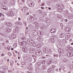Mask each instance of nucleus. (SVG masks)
I'll return each mask as SVG.
<instances>
[{"instance_id":"obj_1","label":"nucleus","mask_w":73,"mask_h":73,"mask_svg":"<svg viewBox=\"0 0 73 73\" xmlns=\"http://www.w3.org/2000/svg\"><path fill=\"white\" fill-rule=\"evenodd\" d=\"M27 43L28 44L30 45H31L33 43V40H32L31 39H29L27 40Z\"/></svg>"},{"instance_id":"obj_2","label":"nucleus","mask_w":73,"mask_h":73,"mask_svg":"<svg viewBox=\"0 0 73 73\" xmlns=\"http://www.w3.org/2000/svg\"><path fill=\"white\" fill-rule=\"evenodd\" d=\"M35 51H36V48H33V49H30L29 50L30 53H31L35 52Z\"/></svg>"},{"instance_id":"obj_3","label":"nucleus","mask_w":73,"mask_h":73,"mask_svg":"<svg viewBox=\"0 0 73 73\" xmlns=\"http://www.w3.org/2000/svg\"><path fill=\"white\" fill-rule=\"evenodd\" d=\"M67 55L68 57H71L73 56V53L72 52H68L67 53Z\"/></svg>"},{"instance_id":"obj_4","label":"nucleus","mask_w":73,"mask_h":73,"mask_svg":"<svg viewBox=\"0 0 73 73\" xmlns=\"http://www.w3.org/2000/svg\"><path fill=\"white\" fill-rule=\"evenodd\" d=\"M58 50L61 54H62L64 53V50L60 48L58 49Z\"/></svg>"},{"instance_id":"obj_5","label":"nucleus","mask_w":73,"mask_h":73,"mask_svg":"<svg viewBox=\"0 0 73 73\" xmlns=\"http://www.w3.org/2000/svg\"><path fill=\"white\" fill-rule=\"evenodd\" d=\"M22 50L24 52H26L27 51V48L25 47H23L22 48Z\"/></svg>"},{"instance_id":"obj_6","label":"nucleus","mask_w":73,"mask_h":73,"mask_svg":"<svg viewBox=\"0 0 73 73\" xmlns=\"http://www.w3.org/2000/svg\"><path fill=\"white\" fill-rule=\"evenodd\" d=\"M34 3L33 2H31V3L29 4V6L30 7H34Z\"/></svg>"},{"instance_id":"obj_7","label":"nucleus","mask_w":73,"mask_h":73,"mask_svg":"<svg viewBox=\"0 0 73 73\" xmlns=\"http://www.w3.org/2000/svg\"><path fill=\"white\" fill-rule=\"evenodd\" d=\"M1 35L2 36H3L4 37H7V34L4 33H3L1 34Z\"/></svg>"},{"instance_id":"obj_8","label":"nucleus","mask_w":73,"mask_h":73,"mask_svg":"<svg viewBox=\"0 0 73 73\" xmlns=\"http://www.w3.org/2000/svg\"><path fill=\"white\" fill-rule=\"evenodd\" d=\"M50 32L51 33H53L56 32V29H52L50 30Z\"/></svg>"},{"instance_id":"obj_9","label":"nucleus","mask_w":73,"mask_h":73,"mask_svg":"<svg viewBox=\"0 0 73 73\" xmlns=\"http://www.w3.org/2000/svg\"><path fill=\"white\" fill-rule=\"evenodd\" d=\"M1 8L2 9H4L5 10H7V7L5 6H2L1 7Z\"/></svg>"},{"instance_id":"obj_10","label":"nucleus","mask_w":73,"mask_h":73,"mask_svg":"<svg viewBox=\"0 0 73 73\" xmlns=\"http://www.w3.org/2000/svg\"><path fill=\"white\" fill-rule=\"evenodd\" d=\"M30 20H31V21H33L34 20V19L33 18V17L32 16H30Z\"/></svg>"},{"instance_id":"obj_11","label":"nucleus","mask_w":73,"mask_h":73,"mask_svg":"<svg viewBox=\"0 0 73 73\" xmlns=\"http://www.w3.org/2000/svg\"><path fill=\"white\" fill-rule=\"evenodd\" d=\"M41 63L40 62H38L37 63V65L38 67H40L41 66Z\"/></svg>"},{"instance_id":"obj_12","label":"nucleus","mask_w":73,"mask_h":73,"mask_svg":"<svg viewBox=\"0 0 73 73\" xmlns=\"http://www.w3.org/2000/svg\"><path fill=\"white\" fill-rule=\"evenodd\" d=\"M44 53H47L48 52V48H45L44 49Z\"/></svg>"},{"instance_id":"obj_13","label":"nucleus","mask_w":73,"mask_h":73,"mask_svg":"<svg viewBox=\"0 0 73 73\" xmlns=\"http://www.w3.org/2000/svg\"><path fill=\"white\" fill-rule=\"evenodd\" d=\"M41 29L43 30H45L46 29V27L45 26H42L41 27Z\"/></svg>"},{"instance_id":"obj_14","label":"nucleus","mask_w":73,"mask_h":73,"mask_svg":"<svg viewBox=\"0 0 73 73\" xmlns=\"http://www.w3.org/2000/svg\"><path fill=\"white\" fill-rule=\"evenodd\" d=\"M13 46H14V47H15V48H16V47L17 46V43H14L13 45Z\"/></svg>"},{"instance_id":"obj_15","label":"nucleus","mask_w":73,"mask_h":73,"mask_svg":"<svg viewBox=\"0 0 73 73\" xmlns=\"http://www.w3.org/2000/svg\"><path fill=\"white\" fill-rule=\"evenodd\" d=\"M16 37V36L15 35H12V37L13 39H15V38Z\"/></svg>"},{"instance_id":"obj_16","label":"nucleus","mask_w":73,"mask_h":73,"mask_svg":"<svg viewBox=\"0 0 73 73\" xmlns=\"http://www.w3.org/2000/svg\"><path fill=\"white\" fill-rule=\"evenodd\" d=\"M36 54H38V55H40V53H41V52L39 51H36Z\"/></svg>"},{"instance_id":"obj_17","label":"nucleus","mask_w":73,"mask_h":73,"mask_svg":"<svg viewBox=\"0 0 73 73\" xmlns=\"http://www.w3.org/2000/svg\"><path fill=\"white\" fill-rule=\"evenodd\" d=\"M52 60H49L48 62H47V64H50L52 62Z\"/></svg>"},{"instance_id":"obj_18","label":"nucleus","mask_w":73,"mask_h":73,"mask_svg":"<svg viewBox=\"0 0 73 73\" xmlns=\"http://www.w3.org/2000/svg\"><path fill=\"white\" fill-rule=\"evenodd\" d=\"M19 45H21V46H24V45H23V42H19Z\"/></svg>"},{"instance_id":"obj_19","label":"nucleus","mask_w":73,"mask_h":73,"mask_svg":"<svg viewBox=\"0 0 73 73\" xmlns=\"http://www.w3.org/2000/svg\"><path fill=\"white\" fill-rule=\"evenodd\" d=\"M68 49H69V50H73V48L71 47H68Z\"/></svg>"},{"instance_id":"obj_20","label":"nucleus","mask_w":73,"mask_h":73,"mask_svg":"<svg viewBox=\"0 0 73 73\" xmlns=\"http://www.w3.org/2000/svg\"><path fill=\"white\" fill-rule=\"evenodd\" d=\"M61 36L62 38L63 37H64V36H65V34H64V33H62L61 35Z\"/></svg>"},{"instance_id":"obj_21","label":"nucleus","mask_w":73,"mask_h":73,"mask_svg":"<svg viewBox=\"0 0 73 73\" xmlns=\"http://www.w3.org/2000/svg\"><path fill=\"white\" fill-rule=\"evenodd\" d=\"M41 38L40 37L38 36L37 37V39L38 41H40L41 40Z\"/></svg>"},{"instance_id":"obj_22","label":"nucleus","mask_w":73,"mask_h":73,"mask_svg":"<svg viewBox=\"0 0 73 73\" xmlns=\"http://www.w3.org/2000/svg\"><path fill=\"white\" fill-rule=\"evenodd\" d=\"M23 46H24V45H25L27 44V42L25 41H23Z\"/></svg>"},{"instance_id":"obj_23","label":"nucleus","mask_w":73,"mask_h":73,"mask_svg":"<svg viewBox=\"0 0 73 73\" xmlns=\"http://www.w3.org/2000/svg\"><path fill=\"white\" fill-rule=\"evenodd\" d=\"M57 47L58 48L60 49V48H61V45H60V44H58L57 45Z\"/></svg>"},{"instance_id":"obj_24","label":"nucleus","mask_w":73,"mask_h":73,"mask_svg":"<svg viewBox=\"0 0 73 73\" xmlns=\"http://www.w3.org/2000/svg\"><path fill=\"white\" fill-rule=\"evenodd\" d=\"M24 9H25V10L26 11H27V10H28V8L27 7H25L24 8H23Z\"/></svg>"},{"instance_id":"obj_25","label":"nucleus","mask_w":73,"mask_h":73,"mask_svg":"<svg viewBox=\"0 0 73 73\" xmlns=\"http://www.w3.org/2000/svg\"><path fill=\"white\" fill-rule=\"evenodd\" d=\"M21 39L22 40H25V37H22L21 38Z\"/></svg>"},{"instance_id":"obj_26","label":"nucleus","mask_w":73,"mask_h":73,"mask_svg":"<svg viewBox=\"0 0 73 73\" xmlns=\"http://www.w3.org/2000/svg\"><path fill=\"white\" fill-rule=\"evenodd\" d=\"M7 31H8V32H11V29H7Z\"/></svg>"},{"instance_id":"obj_27","label":"nucleus","mask_w":73,"mask_h":73,"mask_svg":"<svg viewBox=\"0 0 73 73\" xmlns=\"http://www.w3.org/2000/svg\"><path fill=\"white\" fill-rule=\"evenodd\" d=\"M57 17L59 18V19H61V16L60 15H58L57 16Z\"/></svg>"},{"instance_id":"obj_28","label":"nucleus","mask_w":73,"mask_h":73,"mask_svg":"<svg viewBox=\"0 0 73 73\" xmlns=\"http://www.w3.org/2000/svg\"><path fill=\"white\" fill-rule=\"evenodd\" d=\"M43 64H45L46 63V61L45 60H43L42 62Z\"/></svg>"},{"instance_id":"obj_29","label":"nucleus","mask_w":73,"mask_h":73,"mask_svg":"<svg viewBox=\"0 0 73 73\" xmlns=\"http://www.w3.org/2000/svg\"><path fill=\"white\" fill-rule=\"evenodd\" d=\"M33 46H35L36 45V44L35 43H33Z\"/></svg>"},{"instance_id":"obj_30","label":"nucleus","mask_w":73,"mask_h":73,"mask_svg":"<svg viewBox=\"0 0 73 73\" xmlns=\"http://www.w3.org/2000/svg\"><path fill=\"white\" fill-rule=\"evenodd\" d=\"M27 69H29V70H31L32 69V68L30 67H28Z\"/></svg>"},{"instance_id":"obj_31","label":"nucleus","mask_w":73,"mask_h":73,"mask_svg":"<svg viewBox=\"0 0 73 73\" xmlns=\"http://www.w3.org/2000/svg\"><path fill=\"white\" fill-rule=\"evenodd\" d=\"M54 57H58V55L57 54H55V55H54L53 56Z\"/></svg>"},{"instance_id":"obj_32","label":"nucleus","mask_w":73,"mask_h":73,"mask_svg":"<svg viewBox=\"0 0 73 73\" xmlns=\"http://www.w3.org/2000/svg\"><path fill=\"white\" fill-rule=\"evenodd\" d=\"M37 48H40V46L38 44H37Z\"/></svg>"},{"instance_id":"obj_33","label":"nucleus","mask_w":73,"mask_h":73,"mask_svg":"<svg viewBox=\"0 0 73 73\" xmlns=\"http://www.w3.org/2000/svg\"><path fill=\"white\" fill-rule=\"evenodd\" d=\"M8 55L9 56H12V54H11V53L9 52L8 53Z\"/></svg>"},{"instance_id":"obj_34","label":"nucleus","mask_w":73,"mask_h":73,"mask_svg":"<svg viewBox=\"0 0 73 73\" xmlns=\"http://www.w3.org/2000/svg\"><path fill=\"white\" fill-rule=\"evenodd\" d=\"M70 67L71 68V69H73V64H72L70 66Z\"/></svg>"},{"instance_id":"obj_35","label":"nucleus","mask_w":73,"mask_h":73,"mask_svg":"<svg viewBox=\"0 0 73 73\" xmlns=\"http://www.w3.org/2000/svg\"><path fill=\"white\" fill-rule=\"evenodd\" d=\"M7 49H8V50H10V49H11V48H10V47L8 46L7 47Z\"/></svg>"},{"instance_id":"obj_36","label":"nucleus","mask_w":73,"mask_h":73,"mask_svg":"<svg viewBox=\"0 0 73 73\" xmlns=\"http://www.w3.org/2000/svg\"><path fill=\"white\" fill-rule=\"evenodd\" d=\"M50 40H51L52 41H54V39L53 38H51L50 39Z\"/></svg>"},{"instance_id":"obj_37","label":"nucleus","mask_w":73,"mask_h":73,"mask_svg":"<svg viewBox=\"0 0 73 73\" xmlns=\"http://www.w3.org/2000/svg\"><path fill=\"white\" fill-rule=\"evenodd\" d=\"M6 25L7 26H9L10 25V23H6Z\"/></svg>"},{"instance_id":"obj_38","label":"nucleus","mask_w":73,"mask_h":73,"mask_svg":"<svg viewBox=\"0 0 73 73\" xmlns=\"http://www.w3.org/2000/svg\"><path fill=\"white\" fill-rule=\"evenodd\" d=\"M22 65H25V64H26V63H25V62H22Z\"/></svg>"},{"instance_id":"obj_39","label":"nucleus","mask_w":73,"mask_h":73,"mask_svg":"<svg viewBox=\"0 0 73 73\" xmlns=\"http://www.w3.org/2000/svg\"><path fill=\"white\" fill-rule=\"evenodd\" d=\"M38 23H36V24L35 25V27H38Z\"/></svg>"},{"instance_id":"obj_40","label":"nucleus","mask_w":73,"mask_h":73,"mask_svg":"<svg viewBox=\"0 0 73 73\" xmlns=\"http://www.w3.org/2000/svg\"><path fill=\"white\" fill-rule=\"evenodd\" d=\"M48 70H50V71H52V70H53V69H52V68H50L48 69Z\"/></svg>"},{"instance_id":"obj_41","label":"nucleus","mask_w":73,"mask_h":73,"mask_svg":"<svg viewBox=\"0 0 73 73\" xmlns=\"http://www.w3.org/2000/svg\"><path fill=\"white\" fill-rule=\"evenodd\" d=\"M18 25H22L23 24L20 22H19V23L18 24Z\"/></svg>"},{"instance_id":"obj_42","label":"nucleus","mask_w":73,"mask_h":73,"mask_svg":"<svg viewBox=\"0 0 73 73\" xmlns=\"http://www.w3.org/2000/svg\"><path fill=\"white\" fill-rule=\"evenodd\" d=\"M47 72L48 73H50V70H49L48 69V70H47Z\"/></svg>"},{"instance_id":"obj_43","label":"nucleus","mask_w":73,"mask_h":73,"mask_svg":"<svg viewBox=\"0 0 73 73\" xmlns=\"http://www.w3.org/2000/svg\"><path fill=\"white\" fill-rule=\"evenodd\" d=\"M40 40L42 41H44V38H40Z\"/></svg>"},{"instance_id":"obj_44","label":"nucleus","mask_w":73,"mask_h":73,"mask_svg":"<svg viewBox=\"0 0 73 73\" xmlns=\"http://www.w3.org/2000/svg\"><path fill=\"white\" fill-rule=\"evenodd\" d=\"M39 12L40 14H41V13H42V11H41V10H40L39 11Z\"/></svg>"},{"instance_id":"obj_45","label":"nucleus","mask_w":73,"mask_h":73,"mask_svg":"<svg viewBox=\"0 0 73 73\" xmlns=\"http://www.w3.org/2000/svg\"><path fill=\"white\" fill-rule=\"evenodd\" d=\"M17 30H18V29H15L14 30V31H15L16 32H18V31Z\"/></svg>"},{"instance_id":"obj_46","label":"nucleus","mask_w":73,"mask_h":73,"mask_svg":"<svg viewBox=\"0 0 73 73\" xmlns=\"http://www.w3.org/2000/svg\"><path fill=\"white\" fill-rule=\"evenodd\" d=\"M57 5L58 6V7H57L58 8H60V5H59V4H58Z\"/></svg>"},{"instance_id":"obj_47","label":"nucleus","mask_w":73,"mask_h":73,"mask_svg":"<svg viewBox=\"0 0 73 73\" xmlns=\"http://www.w3.org/2000/svg\"><path fill=\"white\" fill-rule=\"evenodd\" d=\"M19 22H17L16 23V24H17V25H19Z\"/></svg>"},{"instance_id":"obj_48","label":"nucleus","mask_w":73,"mask_h":73,"mask_svg":"<svg viewBox=\"0 0 73 73\" xmlns=\"http://www.w3.org/2000/svg\"><path fill=\"white\" fill-rule=\"evenodd\" d=\"M10 15H11V16H13V15H15V14H14V13L11 14Z\"/></svg>"},{"instance_id":"obj_49","label":"nucleus","mask_w":73,"mask_h":73,"mask_svg":"<svg viewBox=\"0 0 73 73\" xmlns=\"http://www.w3.org/2000/svg\"><path fill=\"white\" fill-rule=\"evenodd\" d=\"M52 68H53L54 69V65H52Z\"/></svg>"},{"instance_id":"obj_50","label":"nucleus","mask_w":73,"mask_h":73,"mask_svg":"<svg viewBox=\"0 0 73 73\" xmlns=\"http://www.w3.org/2000/svg\"><path fill=\"white\" fill-rule=\"evenodd\" d=\"M1 56H4V54H2Z\"/></svg>"},{"instance_id":"obj_51","label":"nucleus","mask_w":73,"mask_h":73,"mask_svg":"<svg viewBox=\"0 0 73 73\" xmlns=\"http://www.w3.org/2000/svg\"><path fill=\"white\" fill-rule=\"evenodd\" d=\"M30 20H29V19H28V18L27 19V21H29Z\"/></svg>"},{"instance_id":"obj_52","label":"nucleus","mask_w":73,"mask_h":73,"mask_svg":"<svg viewBox=\"0 0 73 73\" xmlns=\"http://www.w3.org/2000/svg\"><path fill=\"white\" fill-rule=\"evenodd\" d=\"M41 9H44V8L43 7H41Z\"/></svg>"},{"instance_id":"obj_53","label":"nucleus","mask_w":73,"mask_h":73,"mask_svg":"<svg viewBox=\"0 0 73 73\" xmlns=\"http://www.w3.org/2000/svg\"><path fill=\"white\" fill-rule=\"evenodd\" d=\"M29 12H27V15H29Z\"/></svg>"},{"instance_id":"obj_54","label":"nucleus","mask_w":73,"mask_h":73,"mask_svg":"<svg viewBox=\"0 0 73 73\" xmlns=\"http://www.w3.org/2000/svg\"><path fill=\"white\" fill-rule=\"evenodd\" d=\"M64 21H66V22H67V19H65L64 20Z\"/></svg>"},{"instance_id":"obj_55","label":"nucleus","mask_w":73,"mask_h":73,"mask_svg":"<svg viewBox=\"0 0 73 73\" xmlns=\"http://www.w3.org/2000/svg\"><path fill=\"white\" fill-rule=\"evenodd\" d=\"M48 9H49V10H50V9H51V8L50 7H48Z\"/></svg>"},{"instance_id":"obj_56","label":"nucleus","mask_w":73,"mask_h":73,"mask_svg":"<svg viewBox=\"0 0 73 73\" xmlns=\"http://www.w3.org/2000/svg\"><path fill=\"white\" fill-rule=\"evenodd\" d=\"M49 56V54H47L46 55V56Z\"/></svg>"},{"instance_id":"obj_57","label":"nucleus","mask_w":73,"mask_h":73,"mask_svg":"<svg viewBox=\"0 0 73 73\" xmlns=\"http://www.w3.org/2000/svg\"><path fill=\"white\" fill-rule=\"evenodd\" d=\"M9 41L8 40H7L6 41V42H8Z\"/></svg>"},{"instance_id":"obj_58","label":"nucleus","mask_w":73,"mask_h":73,"mask_svg":"<svg viewBox=\"0 0 73 73\" xmlns=\"http://www.w3.org/2000/svg\"><path fill=\"white\" fill-rule=\"evenodd\" d=\"M59 69L60 71H61V69L60 68H59Z\"/></svg>"},{"instance_id":"obj_59","label":"nucleus","mask_w":73,"mask_h":73,"mask_svg":"<svg viewBox=\"0 0 73 73\" xmlns=\"http://www.w3.org/2000/svg\"><path fill=\"white\" fill-rule=\"evenodd\" d=\"M42 5V6L44 5V3H43Z\"/></svg>"},{"instance_id":"obj_60","label":"nucleus","mask_w":73,"mask_h":73,"mask_svg":"<svg viewBox=\"0 0 73 73\" xmlns=\"http://www.w3.org/2000/svg\"><path fill=\"white\" fill-rule=\"evenodd\" d=\"M23 11H24V10L23 9H22L21 11H22V12H23Z\"/></svg>"},{"instance_id":"obj_61","label":"nucleus","mask_w":73,"mask_h":73,"mask_svg":"<svg viewBox=\"0 0 73 73\" xmlns=\"http://www.w3.org/2000/svg\"><path fill=\"white\" fill-rule=\"evenodd\" d=\"M11 50H13V48H11Z\"/></svg>"},{"instance_id":"obj_62","label":"nucleus","mask_w":73,"mask_h":73,"mask_svg":"<svg viewBox=\"0 0 73 73\" xmlns=\"http://www.w3.org/2000/svg\"><path fill=\"white\" fill-rule=\"evenodd\" d=\"M26 29L27 30L28 29V28L27 27H26Z\"/></svg>"},{"instance_id":"obj_63","label":"nucleus","mask_w":73,"mask_h":73,"mask_svg":"<svg viewBox=\"0 0 73 73\" xmlns=\"http://www.w3.org/2000/svg\"><path fill=\"white\" fill-rule=\"evenodd\" d=\"M9 59H8L7 60V61L8 62L9 61Z\"/></svg>"},{"instance_id":"obj_64","label":"nucleus","mask_w":73,"mask_h":73,"mask_svg":"<svg viewBox=\"0 0 73 73\" xmlns=\"http://www.w3.org/2000/svg\"><path fill=\"white\" fill-rule=\"evenodd\" d=\"M18 58L19 60L20 59V57H18Z\"/></svg>"}]
</instances>
